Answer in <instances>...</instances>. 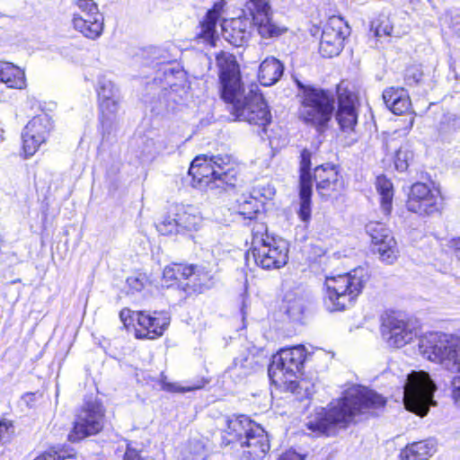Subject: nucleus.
Here are the masks:
<instances>
[{"label":"nucleus","mask_w":460,"mask_h":460,"mask_svg":"<svg viewBox=\"0 0 460 460\" xmlns=\"http://www.w3.org/2000/svg\"><path fill=\"white\" fill-rule=\"evenodd\" d=\"M216 61L219 69L221 97L231 104V113L236 119L261 128L266 132L271 114L262 94L258 93V87L243 93L239 67L233 55L221 52L217 55Z\"/></svg>","instance_id":"obj_1"},{"label":"nucleus","mask_w":460,"mask_h":460,"mask_svg":"<svg viewBox=\"0 0 460 460\" xmlns=\"http://www.w3.org/2000/svg\"><path fill=\"white\" fill-rule=\"evenodd\" d=\"M385 404V399L367 387L353 385L347 389L343 396L328 408L316 409L309 417L306 427L316 435L332 436L336 428H346L358 415L370 410L379 409Z\"/></svg>","instance_id":"obj_2"},{"label":"nucleus","mask_w":460,"mask_h":460,"mask_svg":"<svg viewBox=\"0 0 460 460\" xmlns=\"http://www.w3.org/2000/svg\"><path fill=\"white\" fill-rule=\"evenodd\" d=\"M419 349L427 359L440 364L445 369L458 374L454 376L452 398L460 407V337L442 332H430L420 339Z\"/></svg>","instance_id":"obj_3"},{"label":"nucleus","mask_w":460,"mask_h":460,"mask_svg":"<svg viewBox=\"0 0 460 460\" xmlns=\"http://www.w3.org/2000/svg\"><path fill=\"white\" fill-rule=\"evenodd\" d=\"M189 175L192 187L201 190L225 189L236 184V171L228 155L197 156L190 164Z\"/></svg>","instance_id":"obj_4"},{"label":"nucleus","mask_w":460,"mask_h":460,"mask_svg":"<svg viewBox=\"0 0 460 460\" xmlns=\"http://www.w3.org/2000/svg\"><path fill=\"white\" fill-rule=\"evenodd\" d=\"M368 280V274L362 267L349 273L326 277L323 305L329 312H341L353 306Z\"/></svg>","instance_id":"obj_5"},{"label":"nucleus","mask_w":460,"mask_h":460,"mask_svg":"<svg viewBox=\"0 0 460 460\" xmlns=\"http://www.w3.org/2000/svg\"><path fill=\"white\" fill-rule=\"evenodd\" d=\"M252 248L246 259L252 257L256 265L264 270L279 269L288 260V245L282 238H276L268 234L263 223H255L252 230Z\"/></svg>","instance_id":"obj_6"},{"label":"nucleus","mask_w":460,"mask_h":460,"mask_svg":"<svg viewBox=\"0 0 460 460\" xmlns=\"http://www.w3.org/2000/svg\"><path fill=\"white\" fill-rule=\"evenodd\" d=\"M300 91V106L298 110L299 119L306 125L322 132L327 127L334 111V97L329 92L305 85L297 82Z\"/></svg>","instance_id":"obj_7"},{"label":"nucleus","mask_w":460,"mask_h":460,"mask_svg":"<svg viewBox=\"0 0 460 460\" xmlns=\"http://www.w3.org/2000/svg\"><path fill=\"white\" fill-rule=\"evenodd\" d=\"M306 358L303 345L281 349L272 357L268 368L269 377L276 385H287L288 389L295 392L300 386L296 383L298 374L302 373Z\"/></svg>","instance_id":"obj_8"},{"label":"nucleus","mask_w":460,"mask_h":460,"mask_svg":"<svg viewBox=\"0 0 460 460\" xmlns=\"http://www.w3.org/2000/svg\"><path fill=\"white\" fill-rule=\"evenodd\" d=\"M436 385L428 373L412 371L408 375L403 385L405 408L417 415H426L429 407L435 404L433 400Z\"/></svg>","instance_id":"obj_9"},{"label":"nucleus","mask_w":460,"mask_h":460,"mask_svg":"<svg viewBox=\"0 0 460 460\" xmlns=\"http://www.w3.org/2000/svg\"><path fill=\"white\" fill-rule=\"evenodd\" d=\"M201 224L202 217L198 208L175 204L171 207L168 215L156 224V229L164 235L178 234L185 231H197Z\"/></svg>","instance_id":"obj_10"},{"label":"nucleus","mask_w":460,"mask_h":460,"mask_svg":"<svg viewBox=\"0 0 460 460\" xmlns=\"http://www.w3.org/2000/svg\"><path fill=\"white\" fill-rule=\"evenodd\" d=\"M104 412L102 404L97 399L84 401L75 416L73 429L68 434L69 441L78 442L99 433L103 428Z\"/></svg>","instance_id":"obj_11"},{"label":"nucleus","mask_w":460,"mask_h":460,"mask_svg":"<svg viewBox=\"0 0 460 460\" xmlns=\"http://www.w3.org/2000/svg\"><path fill=\"white\" fill-rule=\"evenodd\" d=\"M53 128V120L46 112L33 117L27 123L22 132V149L26 158L35 155L46 144Z\"/></svg>","instance_id":"obj_12"},{"label":"nucleus","mask_w":460,"mask_h":460,"mask_svg":"<svg viewBox=\"0 0 460 460\" xmlns=\"http://www.w3.org/2000/svg\"><path fill=\"white\" fill-rule=\"evenodd\" d=\"M440 199V191L433 182H415L411 187L406 206L413 213L430 215L438 211Z\"/></svg>","instance_id":"obj_13"},{"label":"nucleus","mask_w":460,"mask_h":460,"mask_svg":"<svg viewBox=\"0 0 460 460\" xmlns=\"http://www.w3.org/2000/svg\"><path fill=\"white\" fill-rule=\"evenodd\" d=\"M349 34V27L340 16H332L325 24L319 46L323 58L338 56L343 49L345 38Z\"/></svg>","instance_id":"obj_14"},{"label":"nucleus","mask_w":460,"mask_h":460,"mask_svg":"<svg viewBox=\"0 0 460 460\" xmlns=\"http://www.w3.org/2000/svg\"><path fill=\"white\" fill-rule=\"evenodd\" d=\"M374 245L373 251L379 254V258L386 264H393L397 259V244L391 232L383 223L369 222L366 226Z\"/></svg>","instance_id":"obj_15"},{"label":"nucleus","mask_w":460,"mask_h":460,"mask_svg":"<svg viewBox=\"0 0 460 460\" xmlns=\"http://www.w3.org/2000/svg\"><path fill=\"white\" fill-rule=\"evenodd\" d=\"M245 7L262 38L278 37L287 31L272 22L269 0H247Z\"/></svg>","instance_id":"obj_16"},{"label":"nucleus","mask_w":460,"mask_h":460,"mask_svg":"<svg viewBox=\"0 0 460 460\" xmlns=\"http://www.w3.org/2000/svg\"><path fill=\"white\" fill-rule=\"evenodd\" d=\"M96 91L102 114V127L110 126L119 111V90L111 80L101 76L98 78Z\"/></svg>","instance_id":"obj_17"},{"label":"nucleus","mask_w":460,"mask_h":460,"mask_svg":"<svg viewBox=\"0 0 460 460\" xmlns=\"http://www.w3.org/2000/svg\"><path fill=\"white\" fill-rule=\"evenodd\" d=\"M382 334L389 346L402 348L417 336V331L411 323L388 315L383 320Z\"/></svg>","instance_id":"obj_18"},{"label":"nucleus","mask_w":460,"mask_h":460,"mask_svg":"<svg viewBox=\"0 0 460 460\" xmlns=\"http://www.w3.org/2000/svg\"><path fill=\"white\" fill-rule=\"evenodd\" d=\"M137 322L140 328L136 329V338L155 340L164 334L171 318L165 312L142 311L137 314Z\"/></svg>","instance_id":"obj_19"},{"label":"nucleus","mask_w":460,"mask_h":460,"mask_svg":"<svg viewBox=\"0 0 460 460\" xmlns=\"http://www.w3.org/2000/svg\"><path fill=\"white\" fill-rule=\"evenodd\" d=\"M300 184H299V209L298 217L307 222L311 218V197L313 181L310 173L311 153L304 149L300 155Z\"/></svg>","instance_id":"obj_20"},{"label":"nucleus","mask_w":460,"mask_h":460,"mask_svg":"<svg viewBox=\"0 0 460 460\" xmlns=\"http://www.w3.org/2000/svg\"><path fill=\"white\" fill-rule=\"evenodd\" d=\"M270 448L268 433L257 424L235 450L245 459H262Z\"/></svg>","instance_id":"obj_21"},{"label":"nucleus","mask_w":460,"mask_h":460,"mask_svg":"<svg viewBox=\"0 0 460 460\" xmlns=\"http://www.w3.org/2000/svg\"><path fill=\"white\" fill-rule=\"evenodd\" d=\"M226 428L222 433V444L225 446H232L236 450L239 446L246 438L247 435L252 431L257 425L245 415L233 416L226 420Z\"/></svg>","instance_id":"obj_22"},{"label":"nucleus","mask_w":460,"mask_h":460,"mask_svg":"<svg viewBox=\"0 0 460 460\" xmlns=\"http://www.w3.org/2000/svg\"><path fill=\"white\" fill-rule=\"evenodd\" d=\"M252 21L246 16L225 20L222 23V36L230 44L242 47L250 39Z\"/></svg>","instance_id":"obj_23"},{"label":"nucleus","mask_w":460,"mask_h":460,"mask_svg":"<svg viewBox=\"0 0 460 460\" xmlns=\"http://www.w3.org/2000/svg\"><path fill=\"white\" fill-rule=\"evenodd\" d=\"M225 5L226 2L224 0L216 2L213 7L207 12L203 21L200 22V31L198 33V37L210 46L216 45L217 40L216 27L223 13Z\"/></svg>","instance_id":"obj_24"},{"label":"nucleus","mask_w":460,"mask_h":460,"mask_svg":"<svg viewBox=\"0 0 460 460\" xmlns=\"http://www.w3.org/2000/svg\"><path fill=\"white\" fill-rule=\"evenodd\" d=\"M215 284V274L205 266L193 265V274L188 282L182 284V289L188 295L201 294Z\"/></svg>","instance_id":"obj_25"},{"label":"nucleus","mask_w":460,"mask_h":460,"mask_svg":"<svg viewBox=\"0 0 460 460\" xmlns=\"http://www.w3.org/2000/svg\"><path fill=\"white\" fill-rule=\"evenodd\" d=\"M335 118L343 132L354 131L358 122V112L354 99L350 95H340Z\"/></svg>","instance_id":"obj_26"},{"label":"nucleus","mask_w":460,"mask_h":460,"mask_svg":"<svg viewBox=\"0 0 460 460\" xmlns=\"http://www.w3.org/2000/svg\"><path fill=\"white\" fill-rule=\"evenodd\" d=\"M72 24L75 31L82 33L84 37L96 40L103 31L104 18L103 15H93L85 17V14H73Z\"/></svg>","instance_id":"obj_27"},{"label":"nucleus","mask_w":460,"mask_h":460,"mask_svg":"<svg viewBox=\"0 0 460 460\" xmlns=\"http://www.w3.org/2000/svg\"><path fill=\"white\" fill-rule=\"evenodd\" d=\"M437 451V443L428 438L407 445L400 452V460H428Z\"/></svg>","instance_id":"obj_28"},{"label":"nucleus","mask_w":460,"mask_h":460,"mask_svg":"<svg viewBox=\"0 0 460 460\" xmlns=\"http://www.w3.org/2000/svg\"><path fill=\"white\" fill-rule=\"evenodd\" d=\"M0 82L12 89L23 90L27 87L24 70L10 62L0 61Z\"/></svg>","instance_id":"obj_29"},{"label":"nucleus","mask_w":460,"mask_h":460,"mask_svg":"<svg viewBox=\"0 0 460 460\" xmlns=\"http://www.w3.org/2000/svg\"><path fill=\"white\" fill-rule=\"evenodd\" d=\"M383 99L386 107L394 114L400 115L408 111L411 100L407 91L399 87H389L383 93Z\"/></svg>","instance_id":"obj_30"},{"label":"nucleus","mask_w":460,"mask_h":460,"mask_svg":"<svg viewBox=\"0 0 460 460\" xmlns=\"http://www.w3.org/2000/svg\"><path fill=\"white\" fill-rule=\"evenodd\" d=\"M284 72L283 64L277 58L270 57L265 58L259 67L258 78L264 86L276 84Z\"/></svg>","instance_id":"obj_31"},{"label":"nucleus","mask_w":460,"mask_h":460,"mask_svg":"<svg viewBox=\"0 0 460 460\" xmlns=\"http://www.w3.org/2000/svg\"><path fill=\"white\" fill-rule=\"evenodd\" d=\"M344 189V181L342 176L338 172H331V178L329 180L322 179L316 184V190L320 196L328 199L337 197Z\"/></svg>","instance_id":"obj_32"},{"label":"nucleus","mask_w":460,"mask_h":460,"mask_svg":"<svg viewBox=\"0 0 460 460\" xmlns=\"http://www.w3.org/2000/svg\"><path fill=\"white\" fill-rule=\"evenodd\" d=\"M258 367V363L253 355L247 353L234 359L232 365L228 367L227 372L231 376L243 378L253 372Z\"/></svg>","instance_id":"obj_33"},{"label":"nucleus","mask_w":460,"mask_h":460,"mask_svg":"<svg viewBox=\"0 0 460 460\" xmlns=\"http://www.w3.org/2000/svg\"><path fill=\"white\" fill-rule=\"evenodd\" d=\"M376 188L380 195L381 209L385 216H388L393 207V184L385 176L380 175L376 177Z\"/></svg>","instance_id":"obj_34"},{"label":"nucleus","mask_w":460,"mask_h":460,"mask_svg":"<svg viewBox=\"0 0 460 460\" xmlns=\"http://www.w3.org/2000/svg\"><path fill=\"white\" fill-rule=\"evenodd\" d=\"M259 201L256 197L249 195H243L236 200L234 210L243 219L252 220L256 217L259 212Z\"/></svg>","instance_id":"obj_35"},{"label":"nucleus","mask_w":460,"mask_h":460,"mask_svg":"<svg viewBox=\"0 0 460 460\" xmlns=\"http://www.w3.org/2000/svg\"><path fill=\"white\" fill-rule=\"evenodd\" d=\"M413 160V151L410 143L402 144L395 152L394 166L398 172H406Z\"/></svg>","instance_id":"obj_36"},{"label":"nucleus","mask_w":460,"mask_h":460,"mask_svg":"<svg viewBox=\"0 0 460 460\" xmlns=\"http://www.w3.org/2000/svg\"><path fill=\"white\" fill-rule=\"evenodd\" d=\"M285 304L286 314L289 318L294 321L300 320L305 309L304 299L301 296L288 294L285 296Z\"/></svg>","instance_id":"obj_37"},{"label":"nucleus","mask_w":460,"mask_h":460,"mask_svg":"<svg viewBox=\"0 0 460 460\" xmlns=\"http://www.w3.org/2000/svg\"><path fill=\"white\" fill-rule=\"evenodd\" d=\"M75 451L69 447H54L45 451L33 460H65L72 458Z\"/></svg>","instance_id":"obj_38"},{"label":"nucleus","mask_w":460,"mask_h":460,"mask_svg":"<svg viewBox=\"0 0 460 460\" xmlns=\"http://www.w3.org/2000/svg\"><path fill=\"white\" fill-rule=\"evenodd\" d=\"M370 31L376 38L390 36L393 31V25L388 16L381 14L371 22Z\"/></svg>","instance_id":"obj_39"},{"label":"nucleus","mask_w":460,"mask_h":460,"mask_svg":"<svg viewBox=\"0 0 460 460\" xmlns=\"http://www.w3.org/2000/svg\"><path fill=\"white\" fill-rule=\"evenodd\" d=\"M75 4L80 11L79 13L85 14V17L102 15L93 0H76Z\"/></svg>","instance_id":"obj_40"},{"label":"nucleus","mask_w":460,"mask_h":460,"mask_svg":"<svg viewBox=\"0 0 460 460\" xmlns=\"http://www.w3.org/2000/svg\"><path fill=\"white\" fill-rule=\"evenodd\" d=\"M127 284L133 292H139L148 284V278L144 273H136L127 279Z\"/></svg>","instance_id":"obj_41"},{"label":"nucleus","mask_w":460,"mask_h":460,"mask_svg":"<svg viewBox=\"0 0 460 460\" xmlns=\"http://www.w3.org/2000/svg\"><path fill=\"white\" fill-rule=\"evenodd\" d=\"M422 75L421 66L420 65H411L405 70L404 80L408 85H413L420 82Z\"/></svg>","instance_id":"obj_42"},{"label":"nucleus","mask_w":460,"mask_h":460,"mask_svg":"<svg viewBox=\"0 0 460 460\" xmlns=\"http://www.w3.org/2000/svg\"><path fill=\"white\" fill-rule=\"evenodd\" d=\"M172 270L174 271L175 280L188 282L190 276L193 274V265L173 263Z\"/></svg>","instance_id":"obj_43"},{"label":"nucleus","mask_w":460,"mask_h":460,"mask_svg":"<svg viewBox=\"0 0 460 460\" xmlns=\"http://www.w3.org/2000/svg\"><path fill=\"white\" fill-rule=\"evenodd\" d=\"M275 195V189L270 184H258L252 190V196H254L258 199V197H262L265 199H271Z\"/></svg>","instance_id":"obj_44"},{"label":"nucleus","mask_w":460,"mask_h":460,"mask_svg":"<svg viewBox=\"0 0 460 460\" xmlns=\"http://www.w3.org/2000/svg\"><path fill=\"white\" fill-rule=\"evenodd\" d=\"M331 172H338L334 166L329 164L320 165L314 169V179L316 184L320 182L322 179L329 180L331 178Z\"/></svg>","instance_id":"obj_45"},{"label":"nucleus","mask_w":460,"mask_h":460,"mask_svg":"<svg viewBox=\"0 0 460 460\" xmlns=\"http://www.w3.org/2000/svg\"><path fill=\"white\" fill-rule=\"evenodd\" d=\"M203 385H204L203 382H199L197 385H188V386H181L177 384L165 383V384H164L163 388L168 392L185 393V392L200 389L203 387Z\"/></svg>","instance_id":"obj_46"},{"label":"nucleus","mask_w":460,"mask_h":460,"mask_svg":"<svg viewBox=\"0 0 460 460\" xmlns=\"http://www.w3.org/2000/svg\"><path fill=\"white\" fill-rule=\"evenodd\" d=\"M141 311H132L128 308H124L119 313V318L125 326L131 323L133 321H137V314Z\"/></svg>","instance_id":"obj_47"},{"label":"nucleus","mask_w":460,"mask_h":460,"mask_svg":"<svg viewBox=\"0 0 460 460\" xmlns=\"http://www.w3.org/2000/svg\"><path fill=\"white\" fill-rule=\"evenodd\" d=\"M13 431V426L11 420L6 419L0 420V440L7 437Z\"/></svg>","instance_id":"obj_48"},{"label":"nucleus","mask_w":460,"mask_h":460,"mask_svg":"<svg viewBox=\"0 0 460 460\" xmlns=\"http://www.w3.org/2000/svg\"><path fill=\"white\" fill-rule=\"evenodd\" d=\"M447 246L451 249L456 259L460 261V237L450 239L447 243Z\"/></svg>","instance_id":"obj_49"},{"label":"nucleus","mask_w":460,"mask_h":460,"mask_svg":"<svg viewBox=\"0 0 460 460\" xmlns=\"http://www.w3.org/2000/svg\"><path fill=\"white\" fill-rule=\"evenodd\" d=\"M163 277L167 286L172 285V281L175 280L174 271L172 270V264L164 268L163 271Z\"/></svg>","instance_id":"obj_50"},{"label":"nucleus","mask_w":460,"mask_h":460,"mask_svg":"<svg viewBox=\"0 0 460 460\" xmlns=\"http://www.w3.org/2000/svg\"><path fill=\"white\" fill-rule=\"evenodd\" d=\"M124 460H153L150 458L144 459L139 456V454L137 450L129 447L128 446L127 450L124 455Z\"/></svg>","instance_id":"obj_51"},{"label":"nucleus","mask_w":460,"mask_h":460,"mask_svg":"<svg viewBox=\"0 0 460 460\" xmlns=\"http://www.w3.org/2000/svg\"><path fill=\"white\" fill-rule=\"evenodd\" d=\"M278 460H304L303 456L293 450L283 453Z\"/></svg>","instance_id":"obj_52"},{"label":"nucleus","mask_w":460,"mask_h":460,"mask_svg":"<svg viewBox=\"0 0 460 460\" xmlns=\"http://www.w3.org/2000/svg\"><path fill=\"white\" fill-rule=\"evenodd\" d=\"M207 454L202 447H200V451L197 454H190L186 456L182 460H206Z\"/></svg>","instance_id":"obj_53"},{"label":"nucleus","mask_w":460,"mask_h":460,"mask_svg":"<svg viewBox=\"0 0 460 460\" xmlns=\"http://www.w3.org/2000/svg\"><path fill=\"white\" fill-rule=\"evenodd\" d=\"M22 399L24 400V402H26V404L29 407H32V405L36 400V394L27 393L23 395Z\"/></svg>","instance_id":"obj_54"},{"label":"nucleus","mask_w":460,"mask_h":460,"mask_svg":"<svg viewBox=\"0 0 460 460\" xmlns=\"http://www.w3.org/2000/svg\"><path fill=\"white\" fill-rule=\"evenodd\" d=\"M3 138H4V137H3V130H2V129H0V141H1V140H3Z\"/></svg>","instance_id":"obj_55"}]
</instances>
